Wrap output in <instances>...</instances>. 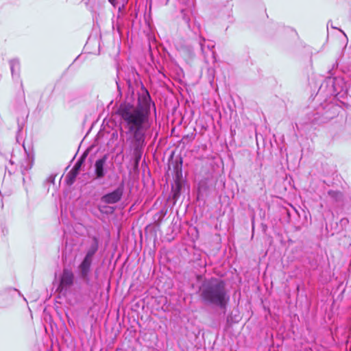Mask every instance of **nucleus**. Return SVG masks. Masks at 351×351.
<instances>
[{
  "mask_svg": "<svg viewBox=\"0 0 351 351\" xmlns=\"http://www.w3.org/2000/svg\"><path fill=\"white\" fill-rule=\"evenodd\" d=\"M77 175V169L73 168L68 175L66 176V182L69 184H72L75 180V178Z\"/></svg>",
  "mask_w": 351,
  "mask_h": 351,
  "instance_id": "7",
  "label": "nucleus"
},
{
  "mask_svg": "<svg viewBox=\"0 0 351 351\" xmlns=\"http://www.w3.org/2000/svg\"><path fill=\"white\" fill-rule=\"evenodd\" d=\"M106 156L96 160L95 163V172L97 178H101L105 176V165L106 163Z\"/></svg>",
  "mask_w": 351,
  "mask_h": 351,
  "instance_id": "6",
  "label": "nucleus"
},
{
  "mask_svg": "<svg viewBox=\"0 0 351 351\" xmlns=\"http://www.w3.org/2000/svg\"><path fill=\"white\" fill-rule=\"evenodd\" d=\"M11 71L12 76H14L15 72H18L19 70V62L17 60H12L10 62Z\"/></svg>",
  "mask_w": 351,
  "mask_h": 351,
  "instance_id": "10",
  "label": "nucleus"
},
{
  "mask_svg": "<svg viewBox=\"0 0 351 351\" xmlns=\"http://www.w3.org/2000/svg\"><path fill=\"white\" fill-rule=\"evenodd\" d=\"M121 118V123L132 134L135 147L143 146L145 140V133L149 129V106L147 102L139 100L134 105L128 102L121 104L117 110Z\"/></svg>",
  "mask_w": 351,
  "mask_h": 351,
  "instance_id": "1",
  "label": "nucleus"
},
{
  "mask_svg": "<svg viewBox=\"0 0 351 351\" xmlns=\"http://www.w3.org/2000/svg\"><path fill=\"white\" fill-rule=\"evenodd\" d=\"M109 1L114 8H118L119 11H121L127 3L126 0H123L121 3L119 0H109Z\"/></svg>",
  "mask_w": 351,
  "mask_h": 351,
  "instance_id": "9",
  "label": "nucleus"
},
{
  "mask_svg": "<svg viewBox=\"0 0 351 351\" xmlns=\"http://www.w3.org/2000/svg\"><path fill=\"white\" fill-rule=\"evenodd\" d=\"M32 167V162L27 157L25 160L24 163L21 165V171L22 173H24L25 171H28Z\"/></svg>",
  "mask_w": 351,
  "mask_h": 351,
  "instance_id": "11",
  "label": "nucleus"
},
{
  "mask_svg": "<svg viewBox=\"0 0 351 351\" xmlns=\"http://www.w3.org/2000/svg\"><path fill=\"white\" fill-rule=\"evenodd\" d=\"M92 262L93 261L84 258L82 262L78 266L80 277L86 282H88L89 281L88 274L90 271Z\"/></svg>",
  "mask_w": 351,
  "mask_h": 351,
  "instance_id": "5",
  "label": "nucleus"
},
{
  "mask_svg": "<svg viewBox=\"0 0 351 351\" xmlns=\"http://www.w3.org/2000/svg\"><path fill=\"white\" fill-rule=\"evenodd\" d=\"M74 275L73 272L68 269H64L60 277V285L58 289L60 291L66 289L73 284Z\"/></svg>",
  "mask_w": 351,
  "mask_h": 351,
  "instance_id": "4",
  "label": "nucleus"
},
{
  "mask_svg": "<svg viewBox=\"0 0 351 351\" xmlns=\"http://www.w3.org/2000/svg\"><path fill=\"white\" fill-rule=\"evenodd\" d=\"M97 243H95L88 249L84 258L93 261V256L95 254V252H97Z\"/></svg>",
  "mask_w": 351,
  "mask_h": 351,
  "instance_id": "8",
  "label": "nucleus"
},
{
  "mask_svg": "<svg viewBox=\"0 0 351 351\" xmlns=\"http://www.w3.org/2000/svg\"><path fill=\"white\" fill-rule=\"evenodd\" d=\"M123 193V188L119 186L112 192L103 195L101 198V201L105 204H115L121 199Z\"/></svg>",
  "mask_w": 351,
  "mask_h": 351,
  "instance_id": "3",
  "label": "nucleus"
},
{
  "mask_svg": "<svg viewBox=\"0 0 351 351\" xmlns=\"http://www.w3.org/2000/svg\"><path fill=\"white\" fill-rule=\"evenodd\" d=\"M80 165H80V162H77V163L75 165V166H74V167H73V168H77V172H78V171H79V169H80Z\"/></svg>",
  "mask_w": 351,
  "mask_h": 351,
  "instance_id": "14",
  "label": "nucleus"
},
{
  "mask_svg": "<svg viewBox=\"0 0 351 351\" xmlns=\"http://www.w3.org/2000/svg\"><path fill=\"white\" fill-rule=\"evenodd\" d=\"M200 292L201 297L206 304L224 307L229 300L225 283L217 278L205 281L200 288Z\"/></svg>",
  "mask_w": 351,
  "mask_h": 351,
  "instance_id": "2",
  "label": "nucleus"
},
{
  "mask_svg": "<svg viewBox=\"0 0 351 351\" xmlns=\"http://www.w3.org/2000/svg\"><path fill=\"white\" fill-rule=\"evenodd\" d=\"M214 47H215V45L213 43H209L206 45V47L208 48V50H212L214 48Z\"/></svg>",
  "mask_w": 351,
  "mask_h": 351,
  "instance_id": "13",
  "label": "nucleus"
},
{
  "mask_svg": "<svg viewBox=\"0 0 351 351\" xmlns=\"http://www.w3.org/2000/svg\"><path fill=\"white\" fill-rule=\"evenodd\" d=\"M205 41H206V40L204 38L200 37V38H199V46H200V48H201V50H202V53H205L206 52V46L204 45Z\"/></svg>",
  "mask_w": 351,
  "mask_h": 351,
  "instance_id": "12",
  "label": "nucleus"
}]
</instances>
